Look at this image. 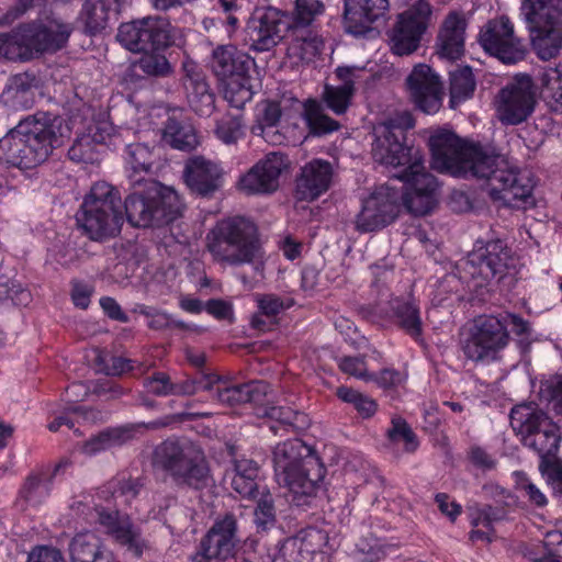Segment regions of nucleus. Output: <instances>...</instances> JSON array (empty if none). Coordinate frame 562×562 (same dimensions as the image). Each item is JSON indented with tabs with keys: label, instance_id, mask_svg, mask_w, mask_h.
I'll use <instances>...</instances> for the list:
<instances>
[{
	"label": "nucleus",
	"instance_id": "nucleus-22",
	"mask_svg": "<svg viewBox=\"0 0 562 562\" xmlns=\"http://www.w3.org/2000/svg\"><path fill=\"white\" fill-rule=\"evenodd\" d=\"M409 97L425 113H435L441 105V83L427 65L414 67L406 79Z\"/></svg>",
	"mask_w": 562,
	"mask_h": 562
},
{
	"label": "nucleus",
	"instance_id": "nucleus-29",
	"mask_svg": "<svg viewBox=\"0 0 562 562\" xmlns=\"http://www.w3.org/2000/svg\"><path fill=\"white\" fill-rule=\"evenodd\" d=\"M360 69L357 67H338L336 69V76L342 81L340 86H325L322 99L326 104V108L331 110L335 114L341 115L346 113L351 99L355 93V80L357 72Z\"/></svg>",
	"mask_w": 562,
	"mask_h": 562
},
{
	"label": "nucleus",
	"instance_id": "nucleus-21",
	"mask_svg": "<svg viewBox=\"0 0 562 562\" xmlns=\"http://www.w3.org/2000/svg\"><path fill=\"white\" fill-rule=\"evenodd\" d=\"M389 0H345L342 24L347 33L359 36L372 30V24L386 16Z\"/></svg>",
	"mask_w": 562,
	"mask_h": 562
},
{
	"label": "nucleus",
	"instance_id": "nucleus-16",
	"mask_svg": "<svg viewBox=\"0 0 562 562\" xmlns=\"http://www.w3.org/2000/svg\"><path fill=\"white\" fill-rule=\"evenodd\" d=\"M479 43L487 54L504 64H516L526 57V47L515 36L514 25L505 15L487 21L480 31Z\"/></svg>",
	"mask_w": 562,
	"mask_h": 562
},
{
	"label": "nucleus",
	"instance_id": "nucleus-31",
	"mask_svg": "<svg viewBox=\"0 0 562 562\" xmlns=\"http://www.w3.org/2000/svg\"><path fill=\"white\" fill-rule=\"evenodd\" d=\"M531 46L542 60L555 58L562 49V22L558 19L530 26Z\"/></svg>",
	"mask_w": 562,
	"mask_h": 562
},
{
	"label": "nucleus",
	"instance_id": "nucleus-52",
	"mask_svg": "<svg viewBox=\"0 0 562 562\" xmlns=\"http://www.w3.org/2000/svg\"><path fill=\"white\" fill-rule=\"evenodd\" d=\"M127 162L132 168L131 175L143 177L140 173L148 175L154 164L151 149L145 144H131L127 146Z\"/></svg>",
	"mask_w": 562,
	"mask_h": 562
},
{
	"label": "nucleus",
	"instance_id": "nucleus-37",
	"mask_svg": "<svg viewBox=\"0 0 562 562\" xmlns=\"http://www.w3.org/2000/svg\"><path fill=\"white\" fill-rule=\"evenodd\" d=\"M162 139L171 147L186 151H191L199 145L193 125L176 117H168L166 121L162 128Z\"/></svg>",
	"mask_w": 562,
	"mask_h": 562
},
{
	"label": "nucleus",
	"instance_id": "nucleus-1",
	"mask_svg": "<svg viewBox=\"0 0 562 562\" xmlns=\"http://www.w3.org/2000/svg\"><path fill=\"white\" fill-rule=\"evenodd\" d=\"M431 167L454 177L484 179L490 196L515 209L533 204L531 179L520 173L499 155L481 145L468 144L454 133L442 131L431 135Z\"/></svg>",
	"mask_w": 562,
	"mask_h": 562
},
{
	"label": "nucleus",
	"instance_id": "nucleus-54",
	"mask_svg": "<svg viewBox=\"0 0 562 562\" xmlns=\"http://www.w3.org/2000/svg\"><path fill=\"white\" fill-rule=\"evenodd\" d=\"M327 539L326 533L317 528H307L299 532V535L290 541L291 546L299 552L307 554L315 553L322 549Z\"/></svg>",
	"mask_w": 562,
	"mask_h": 562
},
{
	"label": "nucleus",
	"instance_id": "nucleus-15",
	"mask_svg": "<svg viewBox=\"0 0 562 562\" xmlns=\"http://www.w3.org/2000/svg\"><path fill=\"white\" fill-rule=\"evenodd\" d=\"M20 131L23 132L29 145L30 156L35 167L43 164L52 155L54 148L61 145V120L49 113L37 112L21 120Z\"/></svg>",
	"mask_w": 562,
	"mask_h": 562
},
{
	"label": "nucleus",
	"instance_id": "nucleus-55",
	"mask_svg": "<svg viewBox=\"0 0 562 562\" xmlns=\"http://www.w3.org/2000/svg\"><path fill=\"white\" fill-rule=\"evenodd\" d=\"M257 528L267 530L277 521L274 501L270 492H262L254 512Z\"/></svg>",
	"mask_w": 562,
	"mask_h": 562
},
{
	"label": "nucleus",
	"instance_id": "nucleus-39",
	"mask_svg": "<svg viewBox=\"0 0 562 562\" xmlns=\"http://www.w3.org/2000/svg\"><path fill=\"white\" fill-rule=\"evenodd\" d=\"M258 473L259 467L254 460L246 458L235 460L232 488L241 497L256 498L259 494L256 482Z\"/></svg>",
	"mask_w": 562,
	"mask_h": 562
},
{
	"label": "nucleus",
	"instance_id": "nucleus-40",
	"mask_svg": "<svg viewBox=\"0 0 562 562\" xmlns=\"http://www.w3.org/2000/svg\"><path fill=\"white\" fill-rule=\"evenodd\" d=\"M0 59L10 61L33 59L22 23L9 32L0 33Z\"/></svg>",
	"mask_w": 562,
	"mask_h": 562
},
{
	"label": "nucleus",
	"instance_id": "nucleus-3",
	"mask_svg": "<svg viewBox=\"0 0 562 562\" xmlns=\"http://www.w3.org/2000/svg\"><path fill=\"white\" fill-rule=\"evenodd\" d=\"M153 468L166 472L179 487L203 491L214 484L203 449L191 441L167 439L151 454Z\"/></svg>",
	"mask_w": 562,
	"mask_h": 562
},
{
	"label": "nucleus",
	"instance_id": "nucleus-26",
	"mask_svg": "<svg viewBox=\"0 0 562 562\" xmlns=\"http://www.w3.org/2000/svg\"><path fill=\"white\" fill-rule=\"evenodd\" d=\"M333 166L323 159H313L301 170L296 179V198L302 201H313L326 192L333 180Z\"/></svg>",
	"mask_w": 562,
	"mask_h": 562
},
{
	"label": "nucleus",
	"instance_id": "nucleus-35",
	"mask_svg": "<svg viewBox=\"0 0 562 562\" xmlns=\"http://www.w3.org/2000/svg\"><path fill=\"white\" fill-rule=\"evenodd\" d=\"M390 307L395 325L413 339L420 340L423 336V321L419 307L414 302L398 297L390 301Z\"/></svg>",
	"mask_w": 562,
	"mask_h": 562
},
{
	"label": "nucleus",
	"instance_id": "nucleus-28",
	"mask_svg": "<svg viewBox=\"0 0 562 562\" xmlns=\"http://www.w3.org/2000/svg\"><path fill=\"white\" fill-rule=\"evenodd\" d=\"M546 424L548 429L557 425L535 403L516 405L510 412V426L519 437L520 442L543 431L542 425Z\"/></svg>",
	"mask_w": 562,
	"mask_h": 562
},
{
	"label": "nucleus",
	"instance_id": "nucleus-62",
	"mask_svg": "<svg viewBox=\"0 0 562 562\" xmlns=\"http://www.w3.org/2000/svg\"><path fill=\"white\" fill-rule=\"evenodd\" d=\"M256 302L259 311L267 317H273L289 307V305L276 294H257Z\"/></svg>",
	"mask_w": 562,
	"mask_h": 562
},
{
	"label": "nucleus",
	"instance_id": "nucleus-42",
	"mask_svg": "<svg viewBox=\"0 0 562 562\" xmlns=\"http://www.w3.org/2000/svg\"><path fill=\"white\" fill-rule=\"evenodd\" d=\"M110 11L109 0H83L80 20L86 33L94 35L103 31L108 26Z\"/></svg>",
	"mask_w": 562,
	"mask_h": 562
},
{
	"label": "nucleus",
	"instance_id": "nucleus-53",
	"mask_svg": "<svg viewBox=\"0 0 562 562\" xmlns=\"http://www.w3.org/2000/svg\"><path fill=\"white\" fill-rule=\"evenodd\" d=\"M337 396L351 405L363 417H371L378 408L375 401L351 387L340 386L337 389Z\"/></svg>",
	"mask_w": 562,
	"mask_h": 562
},
{
	"label": "nucleus",
	"instance_id": "nucleus-32",
	"mask_svg": "<svg viewBox=\"0 0 562 562\" xmlns=\"http://www.w3.org/2000/svg\"><path fill=\"white\" fill-rule=\"evenodd\" d=\"M393 167H404L402 171L394 173L393 177L403 181L405 187L419 192L436 194L438 190V182L431 173L425 170L423 157L419 150L411 153L409 160L403 161Z\"/></svg>",
	"mask_w": 562,
	"mask_h": 562
},
{
	"label": "nucleus",
	"instance_id": "nucleus-58",
	"mask_svg": "<svg viewBox=\"0 0 562 562\" xmlns=\"http://www.w3.org/2000/svg\"><path fill=\"white\" fill-rule=\"evenodd\" d=\"M20 494L27 503L36 505L48 494V487L42 485V480L38 475L32 474L25 480Z\"/></svg>",
	"mask_w": 562,
	"mask_h": 562
},
{
	"label": "nucleus",
	"instance_id": "nucleus-30",
	"mask_svg": "<svg viewBox=\"0 0 562 562\" xmlns=\"http://www.w3.org/2000/svg\"><path fill=\"white\" fill-rule=\"evenodd\" d=\"M270 385L265 381H250L237 385L216 386L215 396L221 404L236 406L251 403L262 405L268 395Z\"/></svg>",
	"mask_w": 562,
	"mask_h": 562
},
{
	"label": "nucleus",
	"instance_id": "nucleus-7",
	"mask_svg": "<svg viewBox=\"0 0 562 562\" xmlns=\"http://www.w3.org/2000/svg\"><path fill=\"white\" fill-rule=\"evenodd\" d=\"M115 38L125 49L138 54L182 44L183 31L166 18L148 15L122 23Z\"/></svg>",
	"mask_w": 562,
	"mask_h": 562
},
{
	"label": "nucleus",
	"instance_id": "nucleus-6",
	"mask_svg": "<svg viewBox=\"0 0 562 562\" xmlns=\"http://www.w3.org/2000/svg\"><path fill=\"white\" fill-rule=\"evenodd\" d=\"M77 224L91 240L115 237L123 224L119 191L108 182H95L77 213Z\"/></svg>",
	"mask_w": 562,
	"mask_h": 562
},
{
	"label": "nucleus",
	"instance_id": "nucleus-19",
	"mask_svg": "<svg viewBox=\"0 0 562 562\" xmlns=\"http://www.w3.org/2000/svg\"><path fill=\"white\" fill-rule=\"evenodd\" d=\"M286 168L285 155L269 153L240 177L238 188L248 195L270 194L279 188V178Z\"/></svg>",
	"mask_w": 562,
	"mask_h": 562
},
{
	"label": "nucleus",
	"instance_id": "nucleus-41",
	"mask_svg": "<svg viewBox=\"0 0 562 562\" xmlns=\"http://www.w3.org/2000/svg\"><path fill=\"white\" fill-rule=\"evenodd\" d=\"M302 116L313 136H324L340 128L339 122L327 115L323 104L313 99L304 102Z\"/></svg>",
	"mask_w": 562,
	"mask_h": 562
},
{
	"label": "nucleus",
	"instance_id": "nucleus-61",
	"mask_svg": "<svg viewBox=\"0 0 562 562\" xmlns=\"http://www.w3.org/2000/svg\"><path fill=\"white\" fill-rule=\"evenodd\" d=\"M540 394L557 414H562V379L549 380L543 383Z\"/></svg>",
	"mask_w": 562,
	"mask_h": 562
},
{
	"label": "nucleus",
	"instance_id": "nucleus-63",
	"mask_svg": "<svg viewBox=\"0 0 562 562\" xmlns=\"http://www.w3.org/2000/svg\"><path fill=\"white\" fill-rule=\"evenodd\" d=\"M518 480L516 484V488L522 493L525 497L528 498V501L538 506L542 507L547 505V497L546 495L532 483L530 482L525 475L517 474Z\"/></svg>",
	"mask_w": 562,
	"mask_h": 562
},
{
	"label": "nucleus",
	"instance_id": "nucleus-24",
	"mask_svg": "<svg viewBox=\"0 0 562 562\" xmlns=\"http://www.w3.org/2000/svg\"><path fill=\"white\" fill-rule=\"evenodd\" d=\"M183 179L191 192L209 198L222 188L223 170L216 162L194 156L186 162Z\"/></svg>",
	"mask_w": 562,
	"mask_h": 562
},
{
	"label": "nucleus",
	"instance_id": "nucleus-51",
	"mask_svg": "<svg viewBox=\"0 0 562 562\" xmlns=\"http://www.w3.org/2000/svg\"><path fill=\"white\" fill-rule=\"evenodd\" d=\"M405 190L403 194L400 192V200L403 199V203L409 213L423 216L435 207L437 202L436 194L419 192L408 187H405Z\"/></svg>",
	"mask_w": 562,
	"mask_h": 562
},
{
	"label": "nucleus",
	"instance_id": "nucleus-33",
	"mask_svg": "<svg viewBox=\"0 0 562 562\" xmlns=\"http://www.w3.org/2000/svg\"><path fill=\"white\" fill-rule=\"evenodd\" d=\"M29 150L27 140L23 132L20 131V123L0 138V159L9 165L24 169L34 168L35 165Z\"/></svg>",
	"mask_w": 562,
	"mask_h": 562
},
{
	"label": "nucleus",
	"instance_id": "nucleus-2",
	"mask_svg": "<svg viewBox=\"0 0 562 562\" xmlns=\"http://www.w3.org/2000/svg\"><path fill=\"white\" fill-rule=\"evenodd\" d=\"M273 463L279 485L288 487L297 503L300 497L314 495L326 474L319 457L300 439L278 443Z\"/></svg>",
	"mask_w": 562,
	"mask_h": 562
},
{
	"label": "nucleus",
	"instance_id": "nucleus-50",
	"mask_svg": "<svg viewBox=\"0 0 562 562\" xmlns=\"http://www.w3.org/2000/svg\"><path fill=\"white\" fill-rule=\"evenodd\" d=\"M521 11L529 27L559 18L549 0H522Z\"/></svg>",
	"mask_w": 562,
	"mask_h": 562
},
{
	"label": "nucleus",
	"instance_id": "nucleus-17",
	"mask_svg": "<svg viewBox=\"0 0 562 562\" xmlns=\"http://www.w3.org/2000/svg\"><path fill=\"white\" fill-rule=\"evenodd\" d=\"M400 191L382 184L364 201L355 224L360 233L381 229L391 224L398 213Z\"/></svg>",
	"mask_w": 562,
	"mask_h": 562
},
{
	"label": "nucleus",
	"instance_id": "nucleus-45",
	"mask_svg": "<svg viewBox=\"0 0 562 562\" xmlns=\"http://www.w3.org/2000/svg\"><path fill=\"white\" fill-rule=\"evenodd\" d=\"M324 13L325 4L322 0H294L290 29H310Z\"/></svg>",
	"mask_w": 562,
	"mask_h": 562
},
{
	"label": "nucleus",
	"instance_id": "nucleus-12",
	"mask_svg": "<svg viewBox=\"0 0 562 562\" xmlns=\"http://www.w3.org/2000/svg\"><path fill=\"white\" fill-rule=\"evenodd\" d=\"M536 103L531 76L519 74L497 93L496 116L504 125H518L533 113Z\"/></svg>",
	"mask_w": 562,
	"mask_h": 562
},
{
	"label": "nucleus",
	"instance_id": "nucleus-20",
	"mask_svg": "<svg viewBox=\"0 0 562 562\" xmlns=\"http://www.w3.org/2000/svg\"><path fill=\"white\" fill-rule=\"evenodd\" d=\"M97 521L105 529L115 543L135 558H142L151 549L150 543L142 536L137 527L128 516H122L117 512L97 509Z\"/></svg>",
	"mask_w": 562,
	"mask_h": 562
},
{
	"label": "nucleus",
	"instance_id": "nucleus-27",
	"mask_svg": "<svg viewBox=\"0 0 562 562\" xmlns=\"http://www.w3.org/2000/svg\"><path fill=\"white\" fill-rule=\"evenodd\" d=\"M467 21L457 13H449L437 37V53L441 58L457 60L464 53Z\"/></svg>",
	"mask_w": 562,
	"mask_h": 562
},
{
	"label": "nucleus",
	"instance_id": "nucleus-23",
	"mask_svg": "<svg viewBox=\"0 0 562 562\" xmlns=\"http://www.w3.org/2000/svg\"><path fill=\"white\" fill-rule=\"evenodd\" d=\"M286 30H290V25L280 12L268 10L249 21L247 25L249 47L256 52H269L282 41Z\"/></svg>",
	"mask_w": 562,
	"mask_h": 562
},
{
	"label": "nucleus",
	"instance_id": "nucleus-34",
	"mask_svg": "<svg viewBox=\"0 0 562 562\" xmlns=\"http://www.w3.org/2000/svg\"><path fill=\"white\" fill-rule=\"evenodd\" d=\"M290 42L286 48V56L295 59L296 63H310L321 54L324 42L311 29H290Z\"/></svg>",
	"mask_w": 562,
	"mask_h": 562
},
{
	"label": "nucleus",
	"instance_id": "nucleus-60",
	"mask_svg": "<svg viewBox=\"0 0 562 562\" xmlns=\"http://www.w3.org/2000/svg\"><path fill=\"white\" fill-rule=\"evenodd\" d=\"M144 387L156 396L172 395L173 383L170 376L165 372H155L143 382Z\"/></svg>",
	"mask_w": 562,
	"mask_h": 562
},
{
	"label": "nucleus",
	"instance_id": "nucleus-8",
	"mask_svg": "<svg viewBox=\"0 0 562 562\" xmlns=\"http://www.w3.org/2000/svg\"><path fill=\"white\" fill-rule=\"evenodd\" d=\"M252 59L232 45H222L213 50L211 69L218 80L225 82V98L239 108L251 99L249 69Z\"/></svg>",
	"mask_w": 562,
	"mask_h": 562
},
{
	"label": "nucleus",
	"instance_id": "nucleus-43",
	"mask_svg": "<svg viewBox=\"0 0 562 562\" xmlns=\"http://www.w3.org/2000/svg\"><path fill=\"white\" fill-rule=\"evenodd\" d=\"M71 562H97L109 554L100 551V540L91 531L77 533L69 546Z\"/></svg>",
	"mask_w": 562,
	"mask_h": 562
},
{
	"label": "nucleus",
	"instance_id": "nucleus-5",
	"mask_svg": "<svg viewBox=\"0 0 562 562\" xmlns=\"http://www.w3.org/2000/svg\"><path fill=\"white\" fill-rule=\"evenodd\" d=\"M207 250L214 261L238 267L260 257L261 243L256 224L244 216L218 221L206 235Z\"/></svg>",
	"mask_w": 562,
	"mask_h": 562
},
{
	"label": "nucleus",
	"instance_id": "nucleus-46",
	"mask_svg": "<svg viewBox=\"0 0 562 562\" xmlns=\"http://www.w3.org/2000/svg\"><path fill=\"white\" fill-rule=\"evenodd\" d=\"M542 95L562 110V65L543 68L538 76Z\"/></svg>",
	"mask_w": 562,
	"mask_h": 562
},
{
	"label": "nucleus",
	"instance_id": "nucleus-18",
	"mask_svg": "<svg viewBox=\"0 0 562 562\" xmlns=\"http://www.w3.org/2000/svg\"><path fill=\"white\" fill-rule=\"evenodd\" d=\"M32 57L53 54L63 49L74 31L71 24L57 18H46L22 23Z\"/></svg>",
	"mask_w": 562,
	"mask_h": 562
},
{
	"label": "nucleus",
	"instance_id": "nucleus-36",
	"mask_svg": "<svg viewBox=\"0 0 562 562\" xmlns=\"http://www.w3.org/2000/svg\"><path fill=\"white\" fill-rule=\"evenodd\" d=\"M543 431L522 441V446L537 453L540 458L541 468H544L550 460L557 457L561 442V432L555 425L548 429V425H542Z\"/></svg>",
	"mask_w": 562,
	"mask_h": 562
},
{
	"label": "nucleus",
	"instance_id": "nucleus-48",
	"mask_svg": "<svg viewBox=\"0 0 562 562\" xmlns=\"http://www.w3.org/2000/svg\"><path fill=\"white\" fill-rule=\"evenodd\" d=\"M142 56L134 63V68L139 69L149 77H167L172 72V66L164 50L142 52Z\"/></svg>",
	"mask_w": 562,
	"mask_h": 562
},
{
	"label": "nucleus",
	"instance_id": "nucleus-25",
	"mask_svg": "<svg viewBox=\"0 0 562 562\" xmlns=\"http://www.w3.org/2000/svg\"><path fill=\"white\" fill-rule=\"evenodd\" d=\"M182 83L191 109L201 116L210 115L215 108V94L203 70L196 63L187 58L182 61Z\"/></svg>",
	"mask_w": 562,
	"mask_h": 562
},
{
	"label": "nucleus",
	"instance_id": "nucleus-10",
	"mask_svg": "<svg viewBox=\"0 0 562 562\" xmlns=\"http://www.w3.org/2000/svg\"><path fill=\"white\" fill-rule=\"evenodd\" d=\"M415 125L408 111L396 112L384 120L376 128V139L372 155L376 161L385 166H396L409 160V154L417 149L404 145L406 131Z\"/></svg>",
	"mask_w": 562,
	"mask_h": 562
},
{
	"label": "nucleus",
	"instance_id": "nucleus-59",
	"mask_svg": "<svg viewBox=\"0 0 562 562\" xmlns=\"http://www.w3.org/2000/svg\"><path fill=\"white\" fill-rule=\"evenodd\" d=\"M338 366L342 372L357 379L364 381H370L373 379V374H370L367 370L364 357H342L339 359Z\"/></svg>",
	"mask_w": 562,
	"mask_h": 562
},
{
	"label": "nucleus",
	"instance_id": "nucleus-47",
	"mask_svg": "<svg viewBox=\"0 0 562 562\" xmlns=\"http://www.w3.org/2000/svg\"><path fill=\"white\" fill-rule=\"evenodd\" d=\"M258 406L257 415L259 417L270 418L282 426L300 429L307 425L305 414L294 411L291 407L266 406L265 403Z\"/></svg>",
	"mask_w": 562,
	"mask_h": 562
},
{
	"label": "nucleus",
	"instance_id": "nucleus-49",
	"mask_svg": "<svg viewBox=\"0 0 562 562\" xmlns=\"http://www.w3.org/2000/svg\"><path fill=\"white\" fill-rule=\"evenodd\" d=\"M475 80L472 69L468 66L456 69L450 74L451 103H459L472 95Z\"/></svg>",
	"mask_w": 562,
	"mask_h": 562
},
{
	"label": "nucleus",
	"instance_id": "nucleus-57",
	"mask_svg": "<svg viewBox=\"0 0 562 562\" xmlns=\"http://www.w3.org/2000/svg\"><path fill=\"white\" fill-rule=\"evenodd\" d=\"M387 435L392 441L404 440L406 451L413 452L417 449L418 441L412 428L401 417L392 419V427L387 430Z\"/></svg>",
	"mask_w": 562,
	"mask_h": 562
},
{
	"label": "nucleus",
	"instance_id": "nucleus-56",
	"mask_svg": "<svg viewBox=\"0 0 562 562\" xmlns=\"http://www.w3.org/2000/svg\"><path fill=\"white\" fill-rule=\"evenodd\" d=\"M216 136L225 144H235L243 137V124L239 117L226 115L222 117L216 125Z\"/></svg>",
	"mask_w": 562,
	"mask_h": 562
},
{
	"label": "nucleus",
	"instance_id": "nucleus-11",
	"mask_svg": "<svg viewBox=\"0 0 562 562\" xmlns=\"http://www.w3.org/2000/svg\"><path fill=\"white\" fill-rule=\"evenodd\" d=\"M512 261L508 247L503 240L495 239L471 251L465 259L458 262L457 269L460 279L465 282L480 280L476 285H482L484 281L503 278Z\"/></svg>",
	"mask_w": 562,
	"mask_h": 562
},
{
	"label": "nucleus",
	"instance_id": "nucleus-38",
	"mask_svg": "<svg viewBox=\"0 0 562 562\" xmlns=\"http://www.w3.org/2000/svg\"><path fill=\"white\" fill-rule=\"evenodd\" d=\"M32 81L26 74L13 76L0 94V102L13 110L29 109L33 104Z\"/></svg>",
	"mask_w": 562,
	"mask_h": 562
},
{
	"label": "nucleus",
	"instance_id": "nucleus-9",
	"mask_svg": "<svg viewBox=\"0 0 562 562\" xmlns=\"http://www.w3.org/2000/svg\"><path fill=\"white\" fill-rule=\"evenodd\" d=\"M507 322L496 316H480L461 340L464 357L473 362L491 363L502 359V352L509 345Z\"/></svg>",
	"mask_w": 562,
	"mask_h": 562
},
{
	"label": "nucleus",
	"instance_id": "nucleus-4",
	"mask_svg": "<svg viewBox=\"0 0 562 562\" xmlns=\"http://www.w3.org/2000/svg\"><path fill=\"white\" fill-rule=\"evenodd\" d=\"M130 182L132 192L125 198L124 207L132 226H160L181 214L182 203L173 189L136 175H130Z\"/></svg>",
	"mask_w": 562,
	"mask_h": 562
},
{
	"label": "nucleus",
	"instance_id": "nucleus-64",
	"mask_svg": "<svg viewBox=\"0 0 562 562\" xmlns=\"http://www.w3.org/2000/svg\"><path fill=\"white\" fill-rule=\"evenodd\" d=\"M26 562H66L61 552L48 546L35 547L27 557Z\"/></svg>",
	"mask_w": 562,
	"mask_h": 562
},
{
	"label": "nucleus",
	"instance_id": "nucleus-13",
	"mask_svg": "<svg viewBox=\"0 0 562 562\" xmlns=\"http://www.w3.org/2000/svg\"><path fill=\"white\" fill-rule=\"evenodd\" d=\"M431 16V7L425 0L415 1L408 9L398 14L396 22L389 32L392 53L398 56L411 55L420 45Z\"/></svg>",
	"mask_w": 562,
	"mask_h": 562
},
{
	"label": "nucleus",
	"instance_id": "nucleus-44",
	"mask_svg": "<svg viewBox=\"0 0 562 562\" xmlns=\"http://www.w3.org/2000/svg\"><path fill=\"white\" fill-rule=\"evenodd\" d=\"M133 437V431L127 428H109L86 441L83 451L87 454L122 446Z\"/></svg>",
	"mask_w": 562,
	"mask_h": 562
},
{
	"label": "nucleus",
	"instance_id": "nucleus-14",
	"mask_svg": "<svg viewBox=\"0 0 562 562\" xmlns=\"http://www.w3.org/2000/svg\"><path fill=\"white\" fill-rule=\"evenodd\" d=\"M237 518L232 513L215 519L201 538L191 562H225L236 554L239 543Z\"/></svg>",
	"mask_w": 562,
	"mask_h": 562
}]
</instances>
